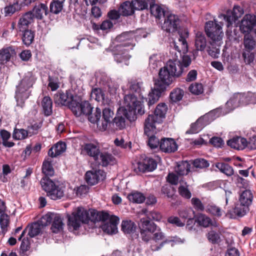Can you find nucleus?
Returning <instances> with one entry per match:
<instances>
[{
  "label": "nucleus",
  "mask_w": 256,
  "mask_h": 256,
  "mask_svg": "<svg viewBox=\"0 0 256 256\" xmlns=\"http://www.w3.org/2000/svg\"><path fill=\"white\" fill-rule=\"evenodd\" d=\"M108 212H98L94 210L88 212L82 207L77 208L68 217V226L70 228L77 230L82 224L88 223L90 221L95 223L102 222L108 217Z\"/></svg>",
  "instance_id": "f257e3e1"
},
{
  "label": "nucleus",
  "mask_w": 256,
  "mask_h": 256,
  "mask_svg": "<svg viewBox=\"0 0 256 256\" xmlns=\"http://www.w3.org/2000/svg\"><path fill=\"white\" fill-rule=\"evenodd\" d=\"M98 164L102 166H106L109 164H113L116 162V159L110 154L106 152H100L94 160Z\"/></svg>",
  "instance_id": "4be33fe9"
},
{
  "label": "nucleus",
  "mask_w": 256,
  "mask_h": 256,
  "mask_svg": "<svg viewBox=\"0 0 256 256\" xmlns=\"http://www.w3.org/2000/svg\"><path fill=\"white\" fill-rule=\"evenodd\" d=\"M165 90H162L156 86V84L154 88L152 89L148 96V105L150 106L158 102L162 92Z\"/></svg>",
  "instance_id": "cd10ccee"
},
{
  "label": "nucleus",
  "mask_w": 256,
  "mask_h": 256,
  "mask_svg": "<svg viewBox=\"0 0 256 256\" xmlns=\"http://www.w3.org/2000/svg\"><path fill=\"white\" fill-rule=\"evenodd\" d=\"M206 124L200 117L194 122L191 124L190 128L186 132V134H193L198 132Z\"/></svg>",
  "instance_id": "58836bf2"
},
{
  "label": "nucleus",
  "mask_w": 256,
  "mask_h": 256,
  "mask_svg": "<svg viewBox=\"0 0 256 256\" xmlns=\"http://www.w3.org/2000/svg\"><path fill=\"white\" fill-rule=\"evenodd\" d=\"M189 90L192 94L199 95L203 92L204 88L202 84L196 82L190 84Z\"/></svg>",
  "instance_id": "e2e57ef3"
},
{
  "label": "nucleus",
  "mask_w": 256,
  "mask_h": 256,
  "mask_svg": "<svg viewBox=\"0 0 256 256\" xmlns=\"http://www.w3.org/2000/svg\"><path fill=\"white\" fill-rule=\"evenodd\" d=\"M83 150L88 156L92 157L94 160L100 152L98 147L96 144L92 143L84 144Z\"/></svg>",
  "instance_id": "c85d7f7f"
},
{
  "label": "nucleus",
  "mask_w": 256,
  "mask_h": 256,
  "mask_svg": "<svg viewBox=\"0 0 256 256\" xmlns=\"http://www.w3.org/2000/svg\"><path fill=\"white\" fill-rule=\"evenodd\" d=\"M45 219L42 217L37 222L28 225L18 237V240H28L42 232L46 226Z\"/></svg>",
  "instance_id": "423d86ee"
},
{
  "label": "nucleus",
  "mask_w": 256,
  "mask_h": 256,
  "mask_svg": "<svg viewBox=\"0 0 256 256\" xmlns=\"http://www.w3.org/2000/svg\"><path fill=\"white\" fill-rule=\"evenodd\" d=\"M160 149L164 152H173L177 150L178 146L174 139L164 138L161 139Z\"/></svg>",
  "instance_id": "5701e85b"
},
{
  "label": "nucleus",
  "mask_w": 256,
  "mask_h": 256,
  "mask_svg": "<svg viewBox=\"0 0 256 256\" xmlns=\"http://www.w3.org/2000/svg\"><path fill=\"white\" fill-rule=\"evenodd\" d=\"M42 218L45 219L46 226L52 222L50 230L53 233L58 234L62 231L64 224L60 216L54 213H48Z\"/></svg>",
  "instance_id": "1a4fd4ad"
},
{
  "label": "nucleus",
  "mask_w": 256,
  "mask_h": 256,
  "mask_svg": "<svg viewBox=\"0 0 256 256\" xmlns=\"http://www.w3.org/2000/svg\"><path fill=\"white\" fill-rule=\"evenodd\" d=\"M132 1H126L121 4L119 8V12L121 15L124 16H128L132 15L134 14L135 10L133 6Z\"/></svg>",
  "instance_id": "2f4dec72"
},
{
  "label": "nucleus",
  "mask_w": 256,
  "mask_h": 256,
  "mask_svg": "<svg viewBox=\"0 0 256 256\" xmlns=\"http://www.w3.org/2000/svg\"><path fill=\"white\" fill-rule=\"evenodd\" d=\"M142 83V82H138L136 80H131L130 82V90L132 92H135L134 94H136L141 97V90Z\"/></svg>",
  "instance_id": "3c124183"
},
{
  "label": "nucleus",
  "mask_w": 256,
  "mask_h": 256,
  "mask_svg": "<svg viewBox=\"0 0 256 256\" xmlns=\"http://www.w3.org/2000/svg\"><path fill=\"white\" fill-rule=\"evenodd\" d=\"M216 166L222 172L228 176H231L234 174V170L233 168L228 164L218 162L216 164Z\"/></svg>",
  "instance_id": "37998d69"
},
{
  "label": "nucleus",
  "mask_w": 256,
  "mask_h": 256,
  "mask_svg": "<svg viewBox=\"0 0 256 256\" xmlns=\"http://www.w3.org/2000/svg\"><path fill=\"white\" fill-rule=\"evenodd\" d=\"M162 193L166 194L168 198H174L175 194V190L172 186L166 184L162 188Z\"/></svg>",
  "instance_id": "338daca9"
},
{
  "label": "nucleus",
  "mask_w": 256,
  "mask_h": 256,
  "mask_svg": "<svg viewBox=\"0 0 256 256\" xmlns=\"http://www.w3.org/2000/svg\"><path fill=\"white\" fill-rule=\"evenodd\" d=\"M114 116V112L112 110L110 107L105 108L102 110V117L101 122L98 124V127L101 130H106L108 124L112 122Z\"/></svg>",
  "instance_id": "f3484780"
},
{
  "label": "nucleus",
  "mask_w": 256,
  "mask_h": 256,
  "mask_svg": "<svg viewBox=\"0 0 256 256\" xmlns=\"http://www.w3.org/2000/svg\"><path fill=\"white\" fill-rule=\"evenodd\" d=\"M184 94V92L180 88L174 89L170 94V98L174 102H177L180 100Z\"/></svg>",
  "instance_id": "13d9d810"
},
{
  "label": "nucleus",
  "mask_w": 256,
  "mask_h": 256,
  "mask_svg": "<svg viewBox=\"0 0 256 256\" xmlns=\"http://www.w3.org/2000/svg\"><path fill=\"white\" fill-rule=\"evenodd\" d=\"M142 96L134 94H128L124 97V104L125 109L124 112V115L130 122L134 121L136 120L135 112L134 108L140 102Z\"/></svg>",
  "instance_id": "39448f33"
},
{
  "label": "nucleus",
  "mask_w": 256,
  "mask_h": 256,
  "mask_svg": "<svg viewBox=\"0 0 256 256\" xmlns=\"http://www.w3.org/2000/svg\"><path fill=\"white\" fill-rule=\"evenodd\" d=\"M132 2L135 10H143L148 9V6L154 2V0H134Z\"/></svg>",
  "instance_id": "4c0bfd02"
},
{
  "label": "nucleus",
  "mask_w": 256,
  "mask_h": 256,
  "mask_svg": "<svg viewBox=\"0 0 256 256\" xmlns=\"http://www.w3.org/2000/svg\"><path fill=\"white\" fill-rule=\"evenodd\" d=\"M166 110L167 106L164 103L159 104L155 109L154 115L160 118V120L162 121V119L165 117Z\"/></svg>",
  "instance_id": "8fccbe9b"
},
{
  "label": "nucleus",
  "mask_w": 256,
  "mask_h": 256,
  "mask_svg": "<svg viewBox=\"0 0 256 256\" xmlns=\"http://www.w3.org/2000/svg\"><path fill=\"white\" fill-rule=\"evenodd\" d=\"M42 172L45 174L44 177L52 176L54 174V170L51 164V162L45 160L43 162Z\"/></svg>",
  "instance_id": "603ef678"
},
{
  "label": "nucleus",
  "mask_w": 256,
  "mask_h": 256,
  "mask_svg": "<svg viewBox=\"0 0 256 256\" xmlns=\"http://www.w3.org/2000/svg\"><path fill=\"white\" fill-rule=\"evenodd\" d=\"M14 50L10 48L0 50V64H4L8 62Z\"/></svg>",
  "instance_id": "a19ab883"
},
{
  "label": "nucleus",
  "mask_w": 256,
  "mask_h": 256,
  "mask_svg": "<svg viewBox=\"0 0 256 256\" xmlns=\"http://www.w3.org/2000/svg\"><path fill=\"white\" fill-rule=\"evenodd\" d=\"M218 112L219 110L218 109L212 110L203 116H202L200 120H203L205 124H208L219 116Z\"/></svg>",
  "instance_id": "a18cd8bd"
},
{
  "label": "nucleus",
  "mask_w": 256,
  "mask_h": 256,
  "mask_svg": "<svg viewBox=\"0 0 256 256\" xmlns=\"http://www.w3.org/2000/svg\"><path fill=\"white\" fill-rule=\"evenodd\" d=\"M220 46H218L216 44H210L208 46L207 50L208 54L213 58H218L220 52V50L218 48Z\"/></svg>",
  "instance_id": "0e129e2a"
},
{
  "label": "nucleus",
  "mask_w": 256,
  "mask_h": 256,
  "mask_svg": "<svg viewBox=\"0 0 256 256\" xmlns=\"http://www.w3.org/2000/svg\"><path fill=\"white\" fill-rule=\"evenodd\" d=\"M240 30L246 34H250L252 30L256 32V16L252 14H246L241 21Z\"/></svg>",
  "instance_id": "ddd939ff"
},
{
  "label": "nucleus",
  "mask_w": 256,
  "mask_h": 256,
  "mask_svg": "<svg viewBox=\"0 0 256 256\" xmlns=\"http://www.w3.org/2000/svg\"><path fill=\"white\" fill-rule=\"evenodd\" d=\"M228 146L238 150L244 149L248 145L246 140L240 136L234 137L227 141Z\"/></svg>",
  "instance_id": "b1692460"
},
{
  "label": "nucleus",
  "mask_w": 256,
  "mask_h": 256,
  "mask_svg": "<svg viewBox=\"0 0 256 256\" xmlns=\"http://www.w3.org/2000/svg\"><path fill=\"white\" fill-rule=\"evenodd\" d=\"M190 164L187 161H182L178 163L175 172L180 176L187 174L190 171Z\"/></svg>",
  "instance_id": "e433bc0d"
},
{
  "label": "nucleus",
  "mask_w": 256,
  "mask_h": 256,
  "mask_svg": "<svg viewBox=\"0 0 256 256\" xmlns=\"http://www.w3.org/2000/svg\"><path fill=\"white\" fill-rule=\"evenodd\" d=\"M154 132H152L151 135L146 136L148 138V145L152 149L157 148L160 144L159 139L154 136Z\"/></svg>",
  "instance_id": "69168bd1"
},
{
  "label": "nucleus",
  "mask_w": 256,
  "mask_h": 256,
  "mask_svg": "<svg viewBox=\"0 0 256 256\" xmlns=\"http://www.w3.org/2000/svg\"><path fill=\"white\" fill-rule=\"evenodd\" d=\"M248 210L249 208L246 206H243L240 202L236 204L234 208V212L236 215L240 217L244 216Z\"/></svg>",
  "instance_id": "6e6d98bb"
},
{
  "label": "nucleus",
  "mask_w": 256,
  "mask_h": 256,
  "mask_svg": "<svg viewBox=\"0 0 256 256\" xmlns=\"http://www.w3.org/2000/svg\"><path fill=\"white\" fill-rule=\"evenodd\" d=\"M140 230L141 238L142 240H148L152 234L154 232L156 226L146 218H142L138 224Z\"/></svg>",
  "instance_id": "9b49d317"
},
{
  "label": "nucleus",
  "mask_w": 256,
  "mask_h": 256,
  "mask_svg": "<svg viewBox=\"0 0 256 256\" xmlns=\"http://www.w3.org/2000/svg\"><path fill=\"white\" fill-rule=\"evenodd\" d=\"M160 118H157L154 114H149L145 120L144 123V134L146 136L151 135L152 132H154L156 124L162 122Z\"/></svg>",
  "instance_id": "a211bd4d"
},
{
  "label": "nucleus",
  "mask_w": 256,
  "mask_h": 256,
  "mask_svg": "<svg viewBox=\"0 0 256 256\" xmlns=\"http://www.w3.org/2000/svg\"><path fill=\"white\" fill-rule=\"evenodd\" d=\"M253 200V195L250 190H246L240 194L239 202L243 206H248L252 204Z\"/></svg>",
  "instance_id": "f704fd0d"
},
{
  "label": "nucleus",
  "mask_w": 256,
  "mask_h": 256,
  "mask_svg": "<svg viewBox=\"0 0 256 256\" xmlns=\"http://www.w3.org/2000/svg\"><path fill=\"white\" fill-rule=\"evenodd\" d=\"M157 166V163L152 158L146 157L142 161L137 164V167L135 168L136 172H152L154 170Z\"/></svg>",
  "instance_id": "4468645a"
},
{
  "label": "nucleus",
  "mask_w": 256,
  "mask_h": 256,
  "mask_svg": "<svg viewBox=\"0 0 256 256\" xmlns=\"http://www.w3.org/2000/svg\"><path fill=\"white\" fill-rule=\"evenodd\" d=\"M42 106L45 116H49L52 112V102L50 98L44 96L42 101Z\"/></svg>",
  "instance_id": "72a5a7b5"
},
{
  "label": "nucleus",
  "mask_w": 256,
  "mask_h": 256,
  "mask_svg": "<svg viewBox=\"0 0 256 256\" xmlns=\"http://www.w3.org/2000/svg\"><path fill=\"white\" fill-rule=\"evenodd\" d=\"M68 108L76 116H80L82 115V102L80 103L72 99L70 104H69Z\"/></svg>",
  "instance_id": "c03bdc74"
},
{
  "label": "nucleus",
  "mask_w": 256,
  "mask_h": 256,
  "mask_svg": "<svg viewBox=\"0 0 256 256\" xmlns=\"http://www.w3.org/2000/svg\"><path fill=\"white\" fill-rule=\"evenodd\" d=\"M150 7L152 14L156 18L160 19L162 16L164 17L167 14V12H166L160 6L154 4V2L150 4Z\"/></svg>",
  "instance_id": "ea45409f"
},
{
  "label": "nucleus",
  "mask_w": 256,
  "mask_h": 256,
  "mask_svg": "<svg viewBox=\"0 0 256 256\" xmlns=\"http://www.w3.org/2000/svg\"><path fill=\"white\" fill-rule=\"evenodd\" d=\"M32 86V82L29 78L26 77L20 81L16 86V92L15 97L18 103L22 104L24 101L29 97L30 93L29 89Z\"/></svg>",
  "instance_id": "0eeeda50"
},
{
  "label": "nucleus",
  "mask_w": 256,
  "mask_h": 256,
  "mask_svg": "<svg viewBox=\"0 0 256 256\" xmlns=\"http://www.w3.org/2000/svg\"><path fill=\"white\" fill-rule=\"evenodd\" d=\"M54 102L56 104L59 106H64L68 107L71 100H72V97H69L66 94L62 92H58L54 96Z\"/></svg>",
  "instance_id": "a878e982"
},
{
  "label": "nucleus",
  "mask_w": 256,
  "mask_h": 256,
  "mask_svg": "<svg viewBox=\"0 0 256 256\" xmlns=\"http://www.w3.org/2000/svg\"><path fill=\"white\" fill-rule=\"evenodd\" d=\"M205 31L207 36L210 40V44H216L218 46H220L224 36L221 25L218 24L215 20L208 21L206 24Z\"/></svg>",
  "instance_id": "20e7f679"
},
{
  "label": "nucleus",
  "mask_w": 256,
  "mask_h": 256,
  "mask_svg": "<svg viewBox=\"0 0 256 256\" xmlns=\"http://www.w3.org/2000/svg\"><path fill=\"white\" fill-rule=\"evenodd\" d=\"M243 44L244 46L243 50L252 51L256 46V40L252 35L246 34L244 36Z\"/></svg>",
  "instance_id": "473e14b6"
},
{
  "label": "nucleus",
  "mask_w": 256,
  "mask_h": 256,
  "mask_svg": "<svg viewBox=\"0 0 256 256\" xmlns=\"http://www.w3.org/2000/svg\"><path fill=\"white\" fill-rule=\"evenodd\" d=\"M34 20V14L31 11L26 13L22 16L18 21V30H24L25 29H28V26L33 22Z\"/></svg>",
  "instance_id": "393cba45"
},
{
  "label": "nucleus",
  "mask_w": 256,
  "mask_h": 256,
  "mask_svg": "<svg viewBox=\"0 0 256 256\" xmlns=\"http://www.w3.org/2000/svg\"><path fill=\"white\" fill-rule=\"evenodd\" d=\"M165 66L176 78L180 77L184 72L180 60L178 59L169 60Z\"/></svg>",
  "instance_id": "412c9836"
},
{
  "label": "nucleus",
  "mask_w": 256,
  "mask_h": 256,
  "mask_svg": "<svg viewBox=\"0 0 256 256\" xmlns=\"http://www.w3.org/2000/svg\"><path fill=\"white\" fill-rule=\"evenodd\" d=\"M136 224L130 220H123L121 224V230L126 234L130 235L132 239L139 238L138 234L136 232Z\"/></svg>",
  "instance_id": "aec40b11"
},
{
  "label": "nucleus",
  "mask_w": 256,
  "mask_h": 256,
  "mask_svg": "<svg viewBox=\"0 0 256 256\" xmlns=\"http://www.w3.org/2000/svg\"><path fill=\"white\" fill-rule=\"evenodd\" d=\"M242 58L246 64H250L254 60V54L252 50L242 49Z\"/></svg>",
  "instance_id": "5fc2aeb1"
},
{
  "label": "nucleus",
  "mask_w": 256,
  "mask_h": 256,
  "mask_svg": "<svg viewBox=\"0 0 256 256\" xmlns=\"http://www.w3.org/2000/svg\"><path fill=\"white\" fill-rule=\"evenodd\" d=\"M196 222L200 226L206 228L210 226H217V224L216 222H212V220L204 214H199L196 218Z\"/></svg>",
  "instance_id": "7c9ffc66"
},
{
  "label": "nucleus",
  "mask_w": 256,
  "mask_h": 256,
  "mask_svg": "<svg viewBox=\"0 0 256 256\" xmlns=\"http://www.w3.org/2000/svg\"><path fill=\"white\" fill-rule=\"evenodd\" d=\"M128 198L130 201L138 204L143 202L146 199L142 193L138 192L129 194Z\"/></svg>",
  "instance_id": "de8ad7c7"
},
{
  "label": "nucleus",
  "mask_w": 256,
  "mask_h": 256,
  "mask_svg": "<svg viewBox=\"0 0 256 256\" xmlns=\"http://www.w3.org/2000/svg\"><path fill=\"white\" fill-rule=\"evenodd\" d=\"M176 78L168 68L164 66L158 72V78L156 80L154 84L162 90H166L167 86L174 82Z\"/></svg>",
  "instance_id": "6e6552de"
},
{
  "label": "nucleus",
  "mask_w": 256,
  "mask_h": 256,
  "mask_svg": "<svg viewBox=\"0 0 256 256\" xmlns=\"http://www.w3.org/2000/svg\"><path fill=\"white\" fill-rule=\"evenodd\" d=\"M180 185L178 188V193L183 198L190 199L191 198L192 194L188 188V185L183 180H180Z\"/></svg>",
  "instance_id": "79ce46f5"
},
{
  "label": "nucleus",
  "mask_w": 256,
  "mask_h": 256,
  "mask_svg": "<svg viewBox=\"0 0 256 256\" xmlns=\"http://www.w3.org/2000/svg\"><path fill=\"white\" fill-rule=\"evenodd\" d=\"M178 34L179 38L177 41L174 42L172 43V44L174 49L176 50L180 54L181 52L185 54L188 50V45L186 41V38L188 36V32L187 30H184V32L178 31Z\"/></svg>",
  "instance_id": "2eb2a0df"
},
{
  "label": "nucleus",
  "mask_w": 256,
  "mask_h": 256,
  "mask_svg": "<svg viewBox=\"0 0 256 256\" xmlns=\"http://www.w3.org/2000/svg\"><path fill=\"white\" fill-rule=\"evenodd\" d=\"M226 106L230 110L240 106L238 94H235L226 104Z\"/></svg>",
  "instance_id": "bf43d9fd"
},
{
  "label": "nucleus",
  "mask_w": 256,
  "mask_h": 256,
  "mask_svg": "<svg viewBox=\"0 0 256 256\" xmlns=\"http://www.w3.org/2000/svg\"><path fill=\"white\" fill-rule=\"evenodd\" d=\"M32 12L34 14V18L38 20H42L44 16L48 14V8L46 4L41 3L35 6Z\"/></svg>",
  "instance_id": "bb28decb"
},
{
  "label": "nucleus",
  "mask_w": 256,
  "mask_h": 256,
  "mask_svg": "<svg viewBox=\"0 0 256 256\" xmlns=\"http://www.w3.org/2000/svg\"><path fill=\"white\" fill-rule=\"evenodd\" d=\"M119 218L114 215L108 214V217L102 222L103 223L101 228L105 233L113 234L118 232L117 225L118 224Z\"/></svg>",
  "instance_id": "f8f14e48"
},
{
  "label": "nucleus",
  "mask_w": 256,
  "mask_h": 256,
  "mask_svg": "<svg viewBox=\"0 0 256 256\" xmlns=\"http://www.w3.org/2000/svg\"><path fill=\"white\" fill-rule=\"evenodd\" d=\"M105 172L100 170H90L86 174V180L90 185H94L106 178Z\"/></svg>",
  "instance_id": "dca6fc26"
},
{
  "label": "nucleus",
  "mask_w": 256,
  "mask_h": 256,
  "mask_svg": "<svg viewBox=\"0 0 256 256\" xmlns=\"http://www.w3.org/2000/svg\"><path fill=\"white\" fill-rule=\"evenodd\" d=\"M101 117V110L100 108H96L95 112L92 114V112L88 116V120L93 124L96 123L97 124L99 122H101L100 120Z\"/></svg>",
  "instance_id": "052dcab7"
},
{
  "label": "nucleus",
  "mask_w": 256,
  "mask_h": 256,
  "mask_svg": "<svg viewBox=\"0 0 256 256\" xmlns=\"http://www.w3.org/2000/svg\"><path fill=\"white\" fill-rule=\"evenodd\" d=\"M134 34L132 32H126L122 34L117 36L116 39L120 44L118 45L116 48L118 53L114 54V60L118 62H122L128 60L131 56L128 53V48H125L126 47L130 46V49L132 50L134 46Z\"/></svg>",
  "instance_id": "f03ea898"
},
{
  "label": "nucleus",
  "mask_w": 256,
  "mask_h": 256,
  "mask_svg": "<svg viewBox=\"0 0 256 256\" xmlns=\"http://www.w3.org/2000/svg\"><path fill=\"white\" fill-rule=\"evenodd\" d=\"M22 32V42L26 46L30 45L34 40V32L30 30L25 29L24 30H19Z\"/></svg>",
  "instance_id": "c9c22d12"
},
{
  "label": "nucleus",
  "mask_w": 256,
  "mask_h": 256,
  "mask_svg": "<svg viewBox=\"0 0 256 256\" xmlns=\"http://www.w3.org/2000/svg\"><path fill=\"white\" fill-rule=\"evenodd\" d=\"M28 132L27 130L23 128H15L12 134V137L14 140H24L28 136Z\"/></svg>",
  "instance_id": "864d4df0"
},
{
  "label": "nucleus",
  "mask_w": 256,
  "mask_h": 256,
  "mask_svg": "<svg viewBox=\"0 0 256 256\" xmlns=\"http://www.w3.org/2000/svg\"><path fill=\"white\" fill-rule=\"evenodd\" d=\"M244 10L238 6H234L232 12H228L226 14L222 16L226 22V26H230L236 20H238L244 14Z\"/></svg>",
  "instance_id": "6ab92c4d"
},
{
  "label": "nucleus",
  "mask_w": 256,
  "mask_h": 256,
  "mask_svg": "<svg viewBox=\"0 0 256 256\" xmlns=\"http://www.w3.org/2000/svg\"><path fill=\"white\" fill-rule=\"evenodd\" d=\"M162 28V29L169 33H173L178 30L180 20L178 16L167 12Z\"/></svg>",
  "instance_id": "9d476101"
},
{
  "label": "nucleus",
  "mask_w": 256,
  "mask_h": 256,
  "mask_svg": "<svg viewBox=\"0 0 256 256\" xmlns=\"http://www.w3.org/2000/svg\"><path fill=\"white\" fill-rule=\"evenodd\" d=\"M206 212L217 217L221 216L223 212L220 208L214 204L208 205Z\"/></svg>",
  "instance_id": "680f3d73"
},
{
  "label": "nucleus",
  "mask_w": 256,
  "mask_h": 256,
  "mask_svg": "<svg viewBox=\"0 0 256 256\" xmlns=\"http://www.w3.org/2000/svg\"><path fill=\"white\" fill-rule=\"evenodd\" d=\"M125 118H126L125 116L123 117L120 116V110H118L117 116L114 118L112 122L114 124H115L116 129L122 130L124 129L126 126V121Z\"/></svg>",
  "instance_id": "4d7b16f0"
},
{
  "label": "nucleus",
  "mask_w": 256,
  "mask_h": 256,
  "mask_svg": "<svg viewBox=\"0 0 256 256\" xmlns=\"http://www.w3.org/2000/svg\"><path fill=\"white\" fill-rule=\"evenodd\" d=\"M206 46V40L204 34L200 32H198L196 34L195 46L198 50L203 51Z\"/></svg>",
  "instance_id": "c756f323"
},
{
  "label": "nucleus",
  "mask_w": 256,
  "mask_h": 256,
  "mask_svg": "<svg viewBox=\"0 0 256 256\" xmlns=\"http://www.w3.org/2000/svg\"><path fill=\"white\" fill-rule=\"evenodd\" d=\"M40 184L46 196L52 200H58L64 196L65 186L58 181H53L48 177H44L40 180Z\"/></svg>",
  "instance_id": "7ed1b4c3"
},
{
  "label": "nucleus",
  "mask_w": 256,
  "mask_h": 256,
  "mask_svg": "<svg viewBox=\"0 0 256 256\" xmlns=\"http://www.w3.org/2000/svg\"><path fill=\"white\" fill-rule=\"evenodd\" d=\"M178 215L182 219H188V222L192 221L194 212L191 208L183 209L178 212Z\"/></svg>",
  "instance_id": "09e8293b"
},
{
  "label": "nucleus",
  "mask_w": 256,
  "mask_h": 256,
  "mask_svg": "<svg viewBox=\"0 0 256 256\" xmlns=\"http://www.w3.org/2000/svg\"><path fill=\"white\" fill-rule=\"evenodd\" d=\"M90 97L97 102H101L102 103L104 102V94L102 89L100 88H94L92 90Z\"/></svg>",
  "instance_id": "49530a36"
},
{
  "label": "nucleus",
  "mask_w": 256,
  "mask_h": 256,
  "mask_svg": "<svg viewBox=\"0 0 256 256\" xmlns=\"http://www.w3.org/2000/svg\"><path fill=\"white\" fill-rule=\"evenodd\" d=\"M63 6L64 4L53 0L50 6V12L54 14H58L62 10Z\"/></svg>",
  "instance_id": "774afa93"
}]
</instances>
